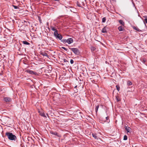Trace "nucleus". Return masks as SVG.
<instances>
[{
	"label": "nucleus",
	"mask_w": 147,
	"mask_h": 147,
	"mask_svg": "<svg viewBox=\"0 0 147 147\" xmlns=\"http://www.w3.org/2000/svg\"><path fill=\"white\" fill-rule=\"evenodd\" d=\"M5 135L7 136L8 138L10 140L15 141L17 139L16 136L13 134L12 133L7 132Z\"/></svg>",
	"instance_id": "f257e3e1"
},
{
	"label": "nucleus",
	"mask_w": 147,
	"mask_h": 147,
	"mask_svg": "<svg viewBox=\"0 0 147 147\" xmlns=\"http://www.w3.org/2000/svg\"><path fill=\"white\" fill-rule=\"evenodd\" d=\"M76 55H79L80 54V52L77 48H69Z\"/></svg>",
	"instance_id": "f03ea898"
},
{
	"label": "nucleus",
	"mask_w": 147,
	"mask_h": 147,
	"mask_svg": "<svg viewBox=\"0 0 147 147\" xmlns=\"http://www.w3.org/2000/svg\"><path fill=\"white\" fill-rule=\"evenodd\" d=\"M54 35L56 38H58L59 40H61L63 38L62 35L60 34H58L57 31L54 32Z\"/></svg>",
	"instance_id": "7ed1b4c3"
},
{
	"label": "nucleus",
	"mask_w": 147,
	"mask_h": 147,
	"mask_svg": "<svg viewBox=\"0 0 147 147\" xmlns=\"http://www.w3.org/2000/svg\"><path fill=\"white\" fill-rule=\"evenodd\" d=\"M100 123H103L107 121V123H109V120L108 117H106L105 119L104 120H103L102 119H100Z\"/></svg>",
	"instance_id": "20e7f679"
},
{
	"label": "nucleus",
	"mask_w": 147,
	"mask_h": 147,
	"mask_svg": "<svg viewBox=\"0 0 147 147\" xmlns=\"http://www.w3.org/2000/svg\"><path fill=\"white\" fill-rule=\"evenodd\" d=\"M3 100L6 102L7 103L11 102L12 100L9 97H5L4 98Z\"/></svg>",
	"instance_id": "39448f33"
},
{
	"label": "nucleus",
	"mask_w": 147,
	"mask_h": 147,
	"mask_svg": "<svg viewBox=\"0 0 147 147\" xmlns=\"http://www.w3.org/2000/svg\"><path fill=\"white\" fill-rule=\"evenodd\" d=\"M28 73H29L30 74L32 75L34 74L36 76H37L38 75V74L37 73L34 72L33 71L30 70H28L26 71Z\"/></svg>",
	"instance_id": "423d86ee"
},
{
	"label": "nucleus",
	"mask_w": 147,
	"mask_h": 147,
	"mask_svg": "<svg viewBox=\"0 0 147 147\" xmlns=\"http://www.w3.org/2000/svg\"><path fill=\"white\" fill-rule=\"evenodd\" d=\"M66 42L69 44H70L73 42V40L71 38H69L67 39Z\"/></svg>",
	"instance_id": "0eeeda50"
},
{
	"label": "nucleus",
	"mask_w": 147,
	"mask_h": 147,
	"mask_svg": "<svg viewBox=\"0 0 147 147\" xmlns=\"http://www.w3.org/2000/svg\"><path fill=\"white\" fill-rule=\"evenodd\" d=\"M38 112L39 113V114L42 117H44L45 118H47V116L45 114L44 112H42L41 111H39Z\"/></svg>",
	"instance_id": "6e6552de"
},
{
	"label": "nucleus",
	"mask_w": 147,
	"mask_h": 147,
	"mask_svg": "<svg viewBox=\"0 0 147 147\" xmlns=\"http://www.w3.org/2000/svg\"><path fill=\"white\" fill-rule=\"evenodd\" d=\"M124 26H119L118 28V29L119 30V31H124L125 30L124 28Z\"/></svg>",
	"instance_id": "1a4fd4ad"
},
{
	"label": "nucleus",
	"mask_w": 147,
	"mask_h": 147,
	"mask_svg": "<svg viewBox=\"0 0 147 147\" xmlns=\"http://www.w3.org/2000/svg\"><path fill=\"white\" fill-rule=\"evenodd\" d=\"M106 28L107 27L106 26L104 27L102 30V32L103 33L106 32H107Z\"/></svg>",
	"instance_id": "9d476101"
},
{
	"label": "nucleus",
	"mask_w": 147,
	"mask_h": 147,
	"mask_svg": "<svg viewBox=\"0 0 147 147\" xmlns=\"http://www.w3.org/2000/svg\"><path fill=\"white\" fill-rule=\"evenodd\" d=\"M119 22L122 26H124L125 23L122 20H119Z\"/></svg>",
	"instance_id": "9b49d317"
},
{
	"label": "nucleus",
	"mask_w": 147,
	"mask_h": 147,
	"mask_svg": "<svg viewBox=\"0 0 147 147\" xmlns=\"http://www.w3.org/2000/svg\"><path fill=\"white\" fill-rule=\"evenodd\" d=\"M50 133L51 134L54 135L55 136H59L58 135V134L56 132H54L52 131H50Z\"/></svg>",
	"instance_id": "f8f14e48"
},
{
	"label": "nucleus",
	"mask_w": 147,
	"mask_h": 147,
	"mask_svg": "<svg viewBox=\"0 0 147 147\" xmlns=\"http://www.w3.org/2000/svg\"><path fill=\"white\" fill-rule=\"evenodd\" d=\"M51 29L53 31H55V32H56L57 31V32H58V30H57L53 26H51Z\"/></svg>",
	"instance_id": "ddd939ff"
},
{
	"label": "nucleus",
	"mask_w": 147,
	"mask_h": 147,
	"mask_svg": "<svg viewBox=\"0 0 147 147\" xmlns=\"http://www.w3.org/2000/svg\"><path fill=\"white\" fill-rule=\"evenodd\" d=\"M130 128L129 127H127L126 126L125 128V129L126 130L127 132H129Z\"/></svg>",
	"instance_id": "4468645a"
},
{
	"label": "nucleus",
	"mask_w": 147,
	"mask_h": 147,
	"mask_svg": "<svg viewBox=\"0 0 147 147\" xmlns=\"http://www.w3.org/2000/svg\"><path fill=\"white\" fill-rule=\"evenodd\" d=\"M92 136L93 137L95 138V139H98V137L96 136V135L95 134H92Z\"/></svg>",
	"instance_id": "2eb2a0df"
},
{
	"label": "nucleus",
	"mask_w": 147,
	"mask_h": 147,
	"mask_svg": "<svg viewBox=\"0 0 147 147\" xmlns=\"http://www.w3.org/2000/svg\"><path fill=\"white\" fill-rule=\"evenodd\" d=\"M23 43L24 45H30V44L26 41H24L22 42Z\"/></svg>",
	"instance_id": "dca6fc26"
},
{
	"label": "nucleus",
	"mask_w": 147,
	"mask_h": 147,
	"mask_svg": "<svg viewBox=\"0 0 147 147\" xmlns=\"http://www.w3.org/2000/svg\"><path fill=\"white\" fill-rule=\"evenodd\" d=\"M133 29L134 30H136L138 31H139V32H140V31L141 30L139 29V28H138V27H135V26H134L133 27Z\"/></svg>",
	"instance_id": "f3484780"
},
{
	"label": "nucleus",
	"mask_w": 147,
	"mask_h": 147,
	"mask_svg": "<svg viewBox=\"0 0 147 147\" xmlns=\"http://www.w3.org/2000/svg\"><path fill=\"white\" fill-rule=\"evenodd\" d=\"M127 84L128 86H131L132 85V83L130 81H128L127 82Z\"/></svg>",
	"instance_id": "a211bd4d"
},
{
	"label": "nucleus",
	"mask_w": 147,
	"mask_h": 147,
	"mask_svg": "<svg viewBox=\"0 0 147 147\" xmlns=\"http://www.w3.org/2000/svg\"><path fill=\"white\" fill-rule=\"evenodd\" d=\"M90 49L92 51H94L96 49V48L95 47L92 46L90 47Z\"/></svg>",
	"instance_id": "6ab92c4d"
},
{
	"label": "nucleus",
	"mask_w": 147,
	"mask_h": 147,
	"mask_svg": "<svg viewBox=\"0 0 147 147\" xmlns=\"http://www.w3.org/2000/svg\"><path fill=\"white\" fill-rule=\"evenodd\" d=\"M96 74L95 73L92 72L91 73V75L92 76H96Z\"/></svg>",
	"instance_id": "aec40b11"
},
{
	"label": "nucleus",
	"mask_w": 147,
	"mask_h": 147,
	"mask_svg": "<svg viewBox=\"0 0 147 147\" xmlns=\"http://www.w3.org/2000/svg\"><path fill=\"white\" fill-rule=\"evenodd\" d=\"M106 20V18L105 17H104L102 19V22L103 23H105V22Z\"/></svg>",
	"instance_id": "412c9836"
},
{
	"label": "nucleus",
	"mask_w": 147,
	"mask_h": 147,
	"mask_svg": "<svg viewBox=\"0 0 147 147\" xmlns=\"http://www.w3.org/2000/svg\"><path fill=\"white\" fill-rule=\"evenodd\" d=\"M127 136L126 135H125L123 137V140H127Z\"/></svg>",
	"instance_id": "4be33fe9"
},
{
	"label": "nucleus",
	"mask_w": 147,
	"mask_h": 147,
	"mask_svg": "<svg viewBox=\"0 0 147 147\" xmlns=\"http://www.w3.org/2000/svg\"><path fill=\"white\" fill-rule=\"evenodd\" d=\"M115 97L117 101H119L120 100V99L119 98V97L118 96H115Z\"/></svg>",
	"instance_id": "5701e85b"
},
{
	"label": "nucleus",
	"mask_w": 147,
	"mask_h": 147,
	"mask_svg": "<svg viewBox=\"0 0 147 147\" xmlns=\"http://www.w3.org/2000/svg\"><path fill=\"white\" fill-rule=\"evenodd\" d=\"M116 87L117 88V90L119 91L120 90V88L119 87V86L117 85L116 86Z\"/></svg>",
	"instance_id": "b1692460"
},
{
	"label": "nucleus",
	"mask_w": 147,
	"mask_h": 147,
	"mask_svg": "<svg viewBox=\"0 0 147 147\" xmlns=\"http://www.w3.org/2000/svg\"><path fill=\"white\" fill-rule=\"evenodd\" d=\"M99 106L98 105H97L96 106V109H95V111H96V112H97L98 110V108H99Z\"/></svg>",
	"instance_id": "393cba45"
},
{
	"label": "nucleus",
	"mask_w": 147,
	"mask_h": 147,
	"mask_svg": "<svg viewBox=\"0 0 147 147\" xmlns=\"http://www.w3.org/2000/svg\"><path fill=\"white\" fill-rule=\"evenodd\" d=\"M13 6L14 7L15 9H17L18 8V7L16 6L13 5Z\"/></svg>",
	"instance_id": "a878e982"
},
{
	"label": "nucleus",
	"mask_w": 147,
	"mask_h": 147,
	"mask_svg": "<svg viewBox=\"0 0 147 147\" xmlns=\"http://www.w3.org/2000/svg\"><path fill=\"white\" fill-rule=\"evenodd\" d=\"M67 40V39H63L62 40V41L64 43H65L67 42H66V41Z\"/></svg>",
	"instance_id": "bb28decb"
},
{
	"label": "nucleus",
	"mask_w": 147,
	"mask_h": 147,
	"mask_svg": "<svg viewBox=\"0 0 147 147\" xmlns=\"http://www.w3.org/2000/svg\"><path fill=\"white\" fill-rule=\"evenodd\" d=\"M70 62L71 64H73L74 63V61H73V59H71L70 60Z\"/></svg>",
	"instance_id": "cd10ccee"
},
{
	"label": "nucleus",
	"mask_w": 147,
	"mask_h": 147,
	"mask_svg": "<svg viewBox=\"0 0 147 147\" xmlns=\"http://www.w3.org/2000/svg\"><path fill=\"white\" fill-rule=\"evenodd\" d=\"M144 23H147V18H145L144 20Z\"/></svg>",
	"instance_id": "c85d7f7f"
},
{
	"label": "nucleus",
	"mask_w": 147,
	"mask_h": 147,
	"mask_svg": "<svg viewBox=\"0 0 147 147\" xmlns=\"http://www.w3.org/2000/svg\"><path fill=\"white\" fill-rule=\"evenodd\" d=\"M62 48L64 49L66 51H67V49L65 47H62Z\"/></svg>",
	"instance_id": "c756f323"
},
{
	"label": "nucleus",
	"mask_w": 147,
	"mask_h": 147,
	"mask_svg": "<svg viewBox=\"0 0 147 147\" xmlns=\"http://www.w3.org/2000/svg\"><path fill=\"white\" fill-rule=\"evenodd\" d=\"M42 55L43 56H47V55H48L46 53H45L44 54H43Z\"/></svg>",
	"instance_id": "7c9ffc66"
},
{
	"label": "nucleus",
	"mask_w": 147,
	"mask_h": 147,
	"mask_svg": "<svg viewBox=\"0 0 147 147\" xmlns=\"http://www.w3.org/2000/svg\"><path fill=\"white\" fill-rule=\"evenodd\" d=\"M49 70L50 71H51V70H52V67H49Z\"/></svg>",
	"instance_id": "2f4dec72"
},
{
	"label": "nucleus",
	"mask_w": 147,
	"mask_h": 147,
	"mask_svg": "<svg viewBox=\"0 0 147 147\" xmlns=\"http://www.w3.org/2000/svg\"><path fill=\"white\" fill-rule=\"evenodd\" d=\"M143 63H145V60H143Z\"/></svg>",
	"instance_id": "473e14b6"
},
{
	"label": "nucleus",
	"mask_w": 147,
	"mask_h": 147,
	"mask_svg": "<svg viewBox=\"0 0 147 147\" xmlns=\"http://www.w3.org/2000/svg\"><path fill=\"white\" fill-rule=\"evenodd\" d=\"M46 115H47L48 116V114L47 113V114H46Z\"/></svg>",
	"instance_id": "72a5a7b5"
},
{
	"label": "nucleus",
	"mask_w": 147,
	"mask_h": 147,
	"mask_svg": "<svg viewBox=\"0 0 147 147\" xmlns=\"http://www.w3.org/2000/svg\"><path fill=\"white\" fill-rule=\"evenodd\" d=\"M77 86H76L75 87V88H76Z\"/></svg>",
	"instance_id": "f704fd0d"
}]
</instances>
